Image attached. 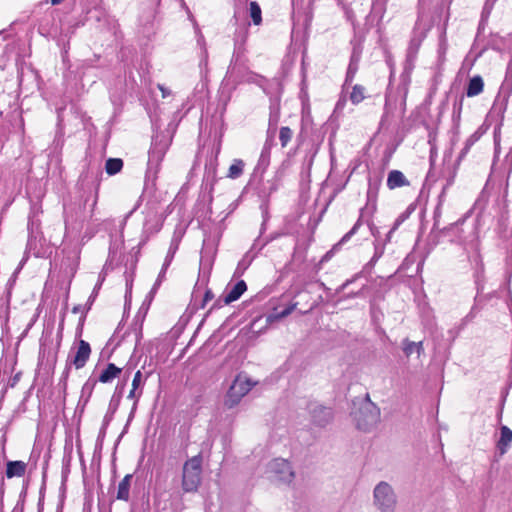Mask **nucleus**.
Instances as JSON below:
<instances>
[{
	"instance_id": "1",
	"label": "nucleus",
	"mask_w": 512,
	"mask_h": 512,
	"mask_svg": "<svg viewBox=\"0 0 512 512\" xmlns=\"http://www.w3.org/2000/svg\"><path fill=\"white\" fill-rule=\"evenodd\" d=\"M373 506L378 512H396L398 497L392 487L386 481H380L373 489Z\"/></svg>"
},
{
	"instance_id": "2",
	"label": "nucleus",
	"mask_w": 512,
	"mask_h": 512,
	"mask_svg": "<svg viewBox=\"0 0 512 512\" xmlns=\"http://www.w3.org/2000/svg\"><path fill=\"white\" fill-rule=\"evenodd\" d=\"M201 464L200 456H194L185 462L182 476V488L185 492H194L198 489L201 482Z\"/></svg>"
},
{
	"instance_id": "3",
	"label": "nucleus",
	"mask_w": 512,
	"mask_h": 512,
	"mask_svg": "<svg viewBox=\"0 0 512 512\" xmlns=\"http://www.w3.org/2000/svg\"><path fill=\"white\" fill-rule=\"evenodd\" d=\"M354 419L359 430L370 431L380 421V409L371 401H367L355 413Z\"/></svg>"
},
{
	"instance_id": "4",
	"label": "nucleus",
	"mask_w": 512,
	"mask_h": 512,
	"mask_svg": "<svg viewBox=\"0 0 512 512\" xmlns=\"http://www.w3.org/2000/svg\"><path fill=\"white\" fill-rule=\"evenodd\" d=\"M255 385L246 375L239 374L231 384L225 397V406L233 408Z\"/></svg>"
},
{
	"instance_id": "5",
	"label": "nucleus",
	"mask_w": 512,
	"mask_h": 512,
	"mask_svg": "<svg viewBox=\"0 0 512 512\" xmlns=\"http://www.w3.org/2000/svg\"><path fill=\"white\" fill-rule=\"evenodd\" d=\"M167 149H168L167 141L155 140L152 143V147L149 151L148 167H147V172H146V177L148 179L154 178L156 176L159 165H160L161 161L163 160Z\"/></svg>"
},
{
	"instance_id": "6",
	"label": "nucleus",
	"mask_w": 512,
	"mask_h": 512,
	"mask_svg": "<svg viewBox=\"0 0 512 512\" xmlns=\"http://www.w3.org/2000/svg\"><path fill=\"white\" fill-rule=\"evenodd\" d=\"M268 473L273 480L284 483H290L294 478L290 463L282 458L274 459L269 463Z\"/></svg>"
},
{
	"instance_id": "7",
	"label": "nucleus",
	"mask_w": 512,
	"mask_h": 512,
	"mask_svg": "<svg viewBox=\"0 0 512 512\" xmlns=\"http://www.w3.org/2000/svg\"><path fill=\"white\" fill-rule=\"evenodd\" d=\"M308 411L311 417V422L317 427H325L333 419V412L331 408L322 406L318 403H310Z\"/></svg>"
},
{
	"instance_id": "8",
	"label": "nucleus",
	"mask_w": 512,
	"mask_h": 512,
	"mask_svg": "<svg viewBox=\"0 0 512 512\" xmlns=\"http://www.w3.org/2000/svg\"><path fill=\"white\" fill-rule=\"evenodd\" d=\"M91 348L88 342L80 340L76 352L68 357L67 365H74L76 369L83 368L89 360ZM69 366L66 367L65 377H67Z\"/></svg>"
},
{
	"instance_id": "9",
	"label": "nucleus",
	"mask_w": 512,
	"mask_h": 512,
	"mask_svg": "<svg viewBox=\"0 0 512 512\" xmlns=\"http://www.w3.org/2000/svg\"><path fill=\"white\" fill-rule=\"evenodd\" d=\"M226 77L232 80L234 84H240L242 82H255L258 77L256 74L246 71L245 67L238 65L236 62L230 64L227 70Z\"/></svg>"
},
{
	"instance_id": "10",
	"label": "nucleus",
	"mask_w": 512,
	"mask_h": 512,
	"mask_svg": "<svg viewBox=\"0 0 512 512\" xmlns=\"http://www.w3.org/2000/svg\"><path fill=\"white\" fill-rule=\"evenodd\" d=\"M247 290V285L244 280L238 281L231 289L227 290L223 295L222 301L228 305L238 300L243 293Z\"/></svg>"
},
{
	"instance_id": "11",
	"label": "nucleus",
	"mask_w": 512,
	"mask_h": 512,
	"mask_svg": "<svg viewBox=\"0 0 512 512\" xmlns=\"http://www.w3.org/2000/svg\"><path fill=\"white\" fill-rule=\"evenodd\" d=\"M178 246H179V241L176 238L172 239L170 247H169V250H168V253H167L165 261L163 263L162 270H161V272H160V274L158 276V279H157L156 283L154 284L153 290H155L160 285L161 279H162V277H164L166 269L171 264V262H172V260L174 258V255H175V253H176V251L178 249Z\"/></svg>"
},
{
	"instance_id": "12",
	"label": "nucleus",
	"mask_w": 512,
	"mask_h": 512,
	"mask_svg": "<svg viewBox=\"0 0 512 512\" xmlns=\"http://www.w3.org/2000/svg\"><path fill=\"white\" fill-rule=\"evenodd\" d=\"M512 443V430L507 426L500 428V438L497 441V449L500 455H504Z\"/></svg>"
},
{
	"instance_id": "13",
	"label": "nucleus",
	"mask_w": 512,
	"mask_h": 512,
	"mask_svg": "<svg viewBox=\"0 0 512 512\" xmlns=\"http://www.w3.org/2000/svg\"><path fill=\"white\" fill-rule=\"evenodd\" d=\"M409 185L405 175L399 170H392L388 174L387 186L389 189H395Z\"/></svg>"
},
{
	"instance_id": "14",
	"label": "nucleus",
	"mask_w": 512,
	"mask_h": 512,
	"mask_svg": "<svg viewBox=\"0 0 512 512\" xmlns=\"http://www.w3.org/2000/svg\"><path fill=\"white\" fill-rule=\"evenodd\" d=\"M27 464L23 461H9L6 465L7 478L22 477L26 472Z\"/></svg>"
},
{
	"instance_id": "15",
	"label": "nucleus",
	"mask_w": 512,
	"mask_h": 512,
	"mask_svg": "<svg viewBox=\"0 0 512 512\" xmlns=\"http://www.w3.org/2000/svg\"><path fill=\"white\" fill-rule=\"evenodd\" d=\"M484 88V82L481 76L476 75L469 80L466 89V95L468 97H475L482 93Z\"/></svg>"
},
{
	"instance_id": "16",
	"label": "nucleus",
	"mask_w": 512,
	"mask_h": 512,
	"mask_svg": "<svg viewBox=\"0 0 512 512\" xmlns=\"http://www.w3.org/2000/svg\"><path fill=\"white\" fill-rule=\"evenodd\" d=\"M121 368L115 364L109 363L107 367L101 372L99 381L102 383H109L121 373Z\"/></svg>"
},
{
	"instance_id": "17",
	"label": "nucleus",
	"mask_w": 512,
	"mask_h": 512,
	"mask_svg": "<svg viewBox=\"0 0 512 512\" xmlns=\"http://www.w3.org/2000/svg\"><path fill=\"white\" fill-rule=\"evenodd\" d=\"M403 352L404 354L409 357L411 356L413 353H417L418 356H420L423 351H424V347H423V342L422 341H419V342H413V341H410L408 339H405L403 341Z\"/></svg>"
},
{
	"instance_id": "18",
	"label": "nucleus",
	"mask_w": 512,
	"mask_h": 512,
	"mask_svg": "<svg viewBox=\"0 0 512 512\" xmlns=\"http://www.w3.org/2000/svg\"><path fill=\"white\" fill-rule=\"evenodd\" d=\"M367 97V90L360 84H355L350 92L349 99L354 105H358Z\"/></svg>"
},
{
	"instance_id": "19",
	"label": "nucleus",
	"mask_w": 512,
	"mask_h": 512,
	"mask_svg": "<svg viewBox=\"0 0 512 512\" xmlns=\"http://www.w3.org/2000/svg\"><path fill=\"white\" fill-rule=\"evenodd\" d=\"M132 476L126 475L118 485L117 499L127 501L129 499L130 481Z\"/></svg>"
},
{
	"instance_id": "20",
	"label": "nucleus",
	"mask_w": 512,
	"mask_h": 512,
	"mask_svg": "<svg viewBox=\"0 0 512 512\" xmlns=\"http://www.w3.org/2000/svg\"><path fill=\"white\" fill-rule=\"evenodd\" d=\"M420 45H421L420 39H416V38L411 39L408 50H407V59H406L407 64L410 65L411 67L413 66V63L416 59Z\"/></svg>"
},
{
	"instance_id": "21",
	"label": "nucleus",
	"mask_w": 512,
	"mask_h": 512,
	"mask_svg": "<svg viewBox=\"0 0 512 512\" xmlns=\"http://www.w3.org/2000/svg\"><path fill=\"white\" fill-rule=\"evenodd\" d=\"M296 306H297V303H292L291 305H289L288 307H286L284 310H282L280 312H277L275 310L274 312L270 313L267 316V322L272 323L274 321H278L284 317H287L294 311Z\"/></svg>"
},
{
	"instance_id": "22",
	"label": "nucleus",
	"mask_w": 512,
	"mask_h": 512,
	"mask_svg": "<svg viewBox=\"0 0 512 512\" xmlns=\"http://www.w3.org/2000/svg\"><path fill=\"white\" fill-rule=\"evenodd\" d=\"M243 169L244 162L240 159H235L228 169L227 177L237 179L242 175Z\"/></svg>"
},
{
	"instance_id": "23",
	"label": "nucleus",
	"mask_w": 512,
	"mask_h": 512,
	"mask_svg": "<svg viewBox=\"0 0 512 512\" xmlns=\"http://www.w3.org/2000/svg\"><path fill=\"white\" fill-rule=\"evenodd\" d=\"M79 253L80 251L78 249H74L69 255L66 257V260L64 262V265L67 266V269H69V273L73 275L76 271L78 260H79Z\"/></svg>"
},
{
	"instance_id": "24",
	"label": "nucleus",
	"mask_w": 512,
	"mask_h": 512,
	"mask_svg": "<svg viewBox=\"0 0 512 512\" xmlns=\"http://www.w3.org/2000/svg\"><path fill=\"white\" fill-rule=\"evenodd\" d=\"M123 167V161L119 158H109L105 164L107 174L114 175L118 173Z\"/></svg>"
},
{
	"instance_id": "25",
	"label": "nucleus",
	"mask_w": 512,
	"mask_h": 512,
	"mask_svg": "<svg viewBox=\"0 0 512 512\" xmlns=\"http://www.w3.org/2000/svg\"><path fill=\"white\" fill-rule=\"evenodd\" d=\"M479 138H480V135L478 134V132H474L472 135H470L468 137L463 149L461 150V152L459 154V157H458L459 160H462L467 155V153L469 152L471 147L479 140Z\"/></svg>"
},
{
	"instance_id": "26",
	"label": "nucleus",
	"mask_w": 512,
	"mask_h": 512,
	"mask_svg": "<svg viewBox=\"0 0 512 512\" xmlns=\"http://www.w3.org/2000/svg\"><path fill=\"white\" fill-rule=\"evenodd\" d=\"M292 137H293V131L289 127L283 126L280 128L279 140H280L281 146L283 148L288 145V143L291 141Z\"/></svg>"
},
{
	"instance_id": "27",
	"label": "nucleus",
	"mask_w": 512,
	"mask_h": 512,
	"mask_svg": "<svg viewBox=\"0 0 512 512\" xmlns=\"http://www.w3.org/2000/svg\"><path fill=\"white\" fill-rule=\"evenodd\" d=\"M250 16L255 25H259L262 21L261 9L257 2L250 3Z\"/></svg>"
},
{
	"instance_id": "28",
	"label": "nucleus",
	"mask_w": 512,
	"mask_h": 512,
	"mask_svg": "<svg viewBox=\"0 0 512 512\" xmlns=\"http://www.w3.org/2000/svg\"><path fill=\"white\" fill-rule=\"evenodd\" d=\"M362 224V219L361 217L357 220V222L354 224V226L351 228L350 231H348L342 238L341 240L339 241V243L337 245H342L344 243H346L354 234H356V232L358 231L359 227L361 226Z\"/></svg>"
},
{
	"instance_id": "29",
	"label": "nucleus",
	"mask_w": 512,
	"mask_h": 512,
	"mask_svg": "<svg viewBox=\"0 0 512 512\" xmlns=\"http://www.w3.org/2000/svg\"><path fill=\"white\" fill-rule=\"evenodd\" d=\"M357 70H358V65L354 64L353 61H350L348 69H347V73H346V79H345L346 84L352 82V80L354 79V77L356 75Z\"/></svg>"
},
{
	"instance_id": "30",
	"label": "nucleus",
	"mask_w": 512,
	"mask_h": 512,
	"mask_svg": "<svg viewBox=\"0 0 512 512\" xmlns=\"http://www.w3.org/2000/svg\"><path fill=\"white\" fill-rule=\"evenodd\" d=\"M141 394H142V390H140V391L134 390V387H132V389L130 390V392L128 394V398L134 400V404H133V408H132L130 417L133 416V413L137 407V402H138Z\"/></svg>"
},
{
	"instance_id": "31",
	"label": "nucleus",
	"mask_w": 512,
	"mask_h": 512,
	"mask_svg": "<svg viewBox=\"0 0 512 512\" xmlns=\"http://www.w3.org/2000/svg\"><path fill=\"white\" fill-rule=\"evenodd\" d=\"M384 249V245L379 246L378 244H375V252L369 264L374 265L382 257Z\"/></svg>"
},
{
	"instance_id": "32",
	"label": "nucleus",
	"mask_w": 512,
	"mask_h": 512,
	"mask_svg": "<svg viewBox=\"0 0 512 512\" xmlns=\"http://www.w3.org/2000/svg\"><path fill=\"white\" fill-rule=\"evenodd\" d=\"M142 384V372L138 370L133 377L132 380V387H134V390H138Z\"/></svg>"
},
{
	"instance_id": "33",
	"label": "nucleus",
	"mask_w": 512,
	"mask_h": 512,
	"mask_svg": "<svg viewBox=\"0 0 512 512\" xmlns=\"http://www.w3.org/2000/svg\"><path fill=\"white\" fill-rule=\"evenodd\" d=\"M249 266V262H247L245 259H242L241 261H239L238 265H237V268L235 270V275H242L245 270L248 268Z\"/></svg>"
},
{
	"instance_id": "34",
	"label": "nucleus",
	"mask_w": 512,
	"mask_h": 512,
	"mask_svg": "<svg viewBox=\"0 0 512 512\" xmlns=\"http://www.w3.org/2000/svg\"><path fill=\"white\" fill-rule=\"evenodd\" d=\"M214 298V294L212 293L211 290L207 289L205 291V294H204V297H203V300H202V304H201V308H204L205 305L211 301L212 299Z\"/></svg>"
},
{
	"instance_id": "35",
	"label": "nucleus",
	"mask_w": 512,
	"mask_h": 512,
	"mask_svg": "<svg viewBox=\"0 0 512 512\" xmlns=\"http://www.w3.org/2000/svg\"><path fill=\"white\" fill-rule=\"evenodd\" d=\"M387 1L388 0H373V8L375 10L379 9L380 11H384Z\"/></svg>"
},
{
	"instance_id": "36",
	"label": "nucleus",
	"mask_w": 512,
	"mask_h": 512,
	"mask_svg": "<svg viewBox=\"0 0 512 512\" xmlns=\"http://www.w3.org/2000/svg\"><path fill=\"white\" fill-rule=\"evenodd\" d=\"M158 89L161 91V94H162V97L163 98H166L168 96H170L172 94L171 90L166 88L164 85L162 84H158L157 85Z\"/></svg>"
},
{
	"instance_id": "37",
	"label": "nucleus",
	"mask_w": 512,
	"mask_h": 512,
	"mask_svg": "<svg viewBox=\"0 0 512 512\" xmlns=\"http://www.w3.org/2000/svg\"><path fill=\"white\" fill-rule=\"evenodd\" d=\"M405 220V216L404 215H400L396 221L394 222V225L393 227L391 228V232H395L398 227L402 224V222Z\"/></svg>"
},
{
	"instance_id": "38",
	"label": "nucleus",
	"mask_w": 512,
	"mask_h": 512,
	"mask_svg": "<svg viewBox=\"0 0 512 512\" xmlns=\"http://www.w3.org/2000/svg\"><path fill=\"white\" fill-rule=\"evenodd\" d=\"M353 279L346 280L337 290L336 293L342 292L350 283H352Z\"/></svg>"
},
{
	"instance_id": "39",
	"label": "nucleus",
	"mask_w": 512,
	"mask_h": 512,
	"mask_svg": "<svg viewBox=\"0 0 512 512\" xmlns=\"http://www.w3.org/2000/svg\"><path fill=\"white\" fill-rule=\"evenodd\" d=\"M72 312L73 313H82L84 314L85 313V308L82 307L81 305H77V306H74L73 309H72Z\"/></svg>"
},
{
	"instance_id": "40",
	"label": "nucleus",
	"mask_w": 512,
	"mask_h": 512,
	"mask_svg": "<svg viewBox=\"0 0 512 512\" xmlns=\"http://www.w3.org/2000/svg\"><path fill=\"white\" fill-rule=\"evenodd\" d=\"M359 58H360L359 54H358V53H356V52L354 51V52H353V54H352V56H351L350 61H353V62H354V64H357V65H358Z\"/></svg>"
},
{
	"instance_id": "41",
	"label": "nucleus",
	"mask_w": 512,
	"mask_h": 512,
	"mask_svg": "<svg viewBox=\"0 0 512 512\" xmlns=\"http://www.w3.org/2000/svg\"><path fill=\"white\" fill-rule=\"evenodd\" d=\"M370 231H371V233H372V235H373L374 237H377V235H378V233H379V231H378V228H377V227H375L374 225H372V224H371V225H370Z\"/></svg>"
},
{
	"instance_id": "42",
	"label": "nucleus",
	"mask_w": 512,
	"mask_h": 512,
	"mask_svg": "<svg viewBox=\"0 0 512 512\" xmlns=\"http://www.w3.org/2000/svg\"><path fill=\"white\" fill-rule=\"evenodd\" d=\"M345 105V101L344 100H339L336 104V110H340L344 107Z\"/></svg>"
},
{
	"instance_id": "43",
	"label": "nucleus",
	"mask_w": 512,
	"mask_h": 512,
	"mask_svg": "<svg viewBox=\"0 0 512 512\" xmlns=\"http://www.w3.org/2000/svg\"><path fill=\"white\" fill-rule=\"evenodd\" d=\"M124 385H125V384L123 383L122 385H118V386L116 387V390H117V391H118V393H119V395H118V398H119V399H120V397H121V394H122V391H123Z\"/></svg>"
},
{
	"instance_id": "44",
	"label": "nucleus",
	"mask_w": 512,
	"mask_h": 512,
	"mask_svg": "<svg viewBox=\"0 0 512 512\" xmlns=\"http://www.w3.org/2000/svg\"><path fill=\"white\" fill-rule=\"evenodd\" d=\"M48 2H50L52 5H58L60 4L63 0H47Z\"/></svg>"
},
{
	"instance_id": "45",
	"label": "nucleus",
	"mask_w": 512,
	"mask_h": 512,
	"mask_svg": "<svg viewBox=\"0 0 512 512\" xmlns=\"http://www.w3.org/2000/svg\"><path fill=\"white\" fill-rule=\"evenodd\" d=\"M100 286H101V283H98V284L95 286V288H94V291H93L92 295L96 296V294H97V290L100 288Z\"/></svg>"
},
{
	"instance_id": "46",
	"label": "nucleus",
	"mask_w": 512,
	"mask_h": 512,
	"mask_svg": "<svg viewBox=\"0 0 512 512\" xmlns=\"http://www.w3.org/2000/svg\"><path fill=\"white\" fill-rule=\"evenodd\" d=\"M394 232H391V230L388 232L387 236H386V242H389L391 240V236Z\"/></svg>"
},
{
	"instance_id": "47",
	"label": "nucleus",
	"mask_w": 512,
	"mask_h": 512,
	"mask_svg": "<svg viewBox=\"0 0 512 512\" xmlns=\"http://www.w3.org/2000/svg\"><path fill=\"white\" fill-rule=\"evenodd\" d=\"M95 297H96V296H94V295H92V294H91V296L89 297V302H90V304L94 301Z\"/></svg>"
},
{
	"instance_id": "48",
	"label": "nucleus",
	"mask_w": 512,
	"mask_h": 512,
	"mask_svg": "<svg viewBox=\"0 0 512 512\" xmlns=\"http://www.w3.org/2000/svg\"><path fill=\"white\" fill-rule=\"evenodd\" d=\"M95 297H96V296H94V295H92V294H91V296L89 297V302H90V304L94 301Z\"/></svg>"
},
{
	"instance_id": "49",
	"label": "nucleus",
	"mask_w": 512,
	"mask_h": 512,
	"mask_svg": "<svg viewBox=\"0 0 512 512\" xmlns=\"http://www.w3.org/2000/svg\"><path fill=\"white\" fill-rule=\"evenodd\" d=\"M360 292H356V293H353V294H350L349 297H357L359 296Z\"/></svg>"
},
{
	"instance_id": "50",
	"label": "nucleus",
	"mask_w": 512,
	"mask_h": 512,
	"mask_svg": "<svg viewBox=\"0 0 512 512\" xmlns=\"http://www.w3.org/2000/svg\"><path fill=\"white\" fill-rule=\"evenodd\" d=\"M203 41H204L203 36H202V35H201V36H199V38H198V43H201V42H203Z\"/></svg>"
},
{
	"instance_id": "51",
	"label": "nucleus",
	"mask_w": 512,
	"mask_h": 512,
	"mask_svg": "<svg viewBox=\"0 0 512 512\" xmlns=\"http://www.w3.org/2000/svg\"><path fill=\"white\" fill-rule=\"evenodd\" d=\"M96 203H97V197H95V199L93 201L92 208H94L96 206Z\"/></svg>"
},
{
	"instance_id": "52",
	"label": "nucleus",
	"mask_w": 512,
	"mask_h": 512,
	"mask_svg": "<svg viewBox=\"0 0 512 512\" xmlns=\"http://www.w3.org/2000/svg\"><path fill=\"white\" fill-rule=\"evenodd\" d=\"M118 402H119V398L117 399L116 403L113 404L114 410L117 408Z\"/></svg>"
},
{
	"instance_id": "53",
	"label": "nucleus",
	"mask_w": 512,
	"mask_h": 512,
	"mask_svg": "<svg viewBox=\"0 0 512 512\" xmlns=\"http://www.w3.org/2000/svg\"><path fill=\"white\" fill-rule=\"evenodd\" d=\"M86 389H87V384H85V385L83 386V389H82V390H83V392H84Z\"/></svg>"
}]
</instances>
